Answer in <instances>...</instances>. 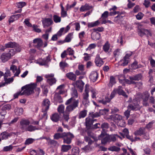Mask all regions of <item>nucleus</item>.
Masks as SVG:
<instances>
[{
    "label": "nucleus",
    "instance_id": "nucleus-12",
    "mask_svg": "<svg viewBox=\"0 0 155 155\" xmlns=\"http://www.w3.org/2000/svg\"><path fill=\"white\" fill-rule=\"evenodd\" d=\"M90 90V85L88 84H86L84 92L82 94V99H89V93Z\"/></svg>",
    "mask_w": 155,
    "mask_h": 155
},
{
    "label": "nucleus",
    "instance_id": "nucleus-51",
    "mask_svg": "<svg viewBox=\"0 0 155 155\" xmlns=\"http://www.w3.org/2000/svg\"><path fill=\"white\" fill-rule=\"evenodd\" d=\"M13 147L12 145L4 147L3 150L4 151H8L12 150Z\"/></svg>",
    "mask_w": 155,
    "mask_h": 155
},
{
    "label": "nucleus",
    "instance_id": "nucleus-26",
    "mask_svg": "<svg viewBox=\"0 0 155 155\" xmlns=\"http://www.w3.org/2000/svg\"><path fill=\"white\" fill-rule=\"evenodd\" d=\"M33 43L37 44V47L38 48L41 47L43 45V41L41 39L39 38H37L34 39Z\"/></svg>",
    "mask_w": 155,
    "mask_h": 155
},
{
    "label": "nucleus",
    "instance_id": "nucleus-40",
    "mask_svg": "<svg viewBox=\"0 0 155 155\" xmlns=\"http://www.w3.org/2000/svg\"><path fill=\"white\" fill-rule=\"evenodd\" d=\"M87 114V111L86 110H84L81 111L79 113L78 116L79 118L84 117Z\"/></svg>",
    "mask_w": 155,
    "mask_h": 155
},
{
    "label": "nucleus",
    "instance_id": "nucleus-3",
    "mask_svg": "<svg viewBox=\"0 0 155 155\" xmlns=\"http://www.w3.org/2000/svg\"><path fill=\"white\" fill-rule=\"evenodd\" d=\"M133 103L129 105L128 106V110L126 111L124 113L125 116L127 119L129 117L130 111L129 109L133 110H137L140 109V106L137 101L135 100H133Z\"/></svg>",
    "mask_w": 155,
    "mask_h": 155
},
{
    "label": "nucleus",
    "instance_id": "nucleus-39",
    "mask_svg": "<svg viewBox=\"0 0 155 155\" xmlns=\"http://www.w3.org/2000/svg\"><path fill=\"white\" fill-rule=\"evenodd\" d=\"M53 20L55 23H60L61 21V17L57 15H54L53 16Z\"/></svg>",
    "mask_w": 155,
    "mask_h": 155
},
{
    "label": "nucleus",
    "instance_id": "nucleus-11",
    "mask_svg": "<svg viewBox=\"0 0 155 155\" xmlns=\"http://www.w3.org/2000/svg\"><path fill=\"white\" fill-rule=\"evenodd\" d=\"M50 58V56L48 55L46 58L43 59H39L37 63L41 65H45L51 61Z\"/></svg>",
    "mask_w": 155,
    "mask_h": 155
},
{
    "label": "nucleus",
    "instance_id": "nucleus-35",
    "mask_svg": "<svg viewBox=\"0 0 155 155\" xmlns=\"http://www.w3.org/2000/svg\"><path fill=\"white\" fill-rule=\"evenodd\" d=\"M110 140H111L113 141H115L117 140V138H119L121 140L122 139L121 137L118 135L117 134H114L111 135L109 136Z\"/></svg>",
    "mask_w": 155,
    "mask_h": 155
},
{
    "label": "nucleus",
    "instance_id": "nucleus-45",
    "mask_svg": "<svg viewBox=\"0 0 155 155\" xmlns=\"http://www.w3.org/2000/svg\"><path fill=\"white\" fill-rule=\"evenodd\" d=\"M71 148L70 145H63L62 146V150L63 152H67Z\"/></svg>",
    "mask_w": 155,
    "mask_h": 155
},
{
    "label": "nucleus",
    "instance_id": "nucleus-29",
    "mask_svg": "<svg viewBox=\"0 0 155 155\" xmlns=\"http://www.w3.org/2000/svg\"><path fill=\"white\" fill-rule=\"evenodd\" d=\"M110 47V45L108 41H107L103 46L102 49L106 53L109 52Z\"/></svg>",
    "mask_w": 155,
    "mask_h": 155
},
{
    "label": "nucleus",
    "instance_id": "nucleus-22",
    "mask_svg": "<svg viewBox=\"0 0 155 155\" xmlns=\"http://www.w3.org/2000/svg\"><path fill=\"white\" fill-rule=\"evenodd\" d=\"M12 134L11 133L4 131L0 134V139L1 140V141L2 140H6Z\"/></svg>",
    "mask_w": 155,
    "mask_h": 155
},
{
    "label": "nucleus",
    "instance_id": "nucleus-64",
    "mask_svg": "<svg viewBox=\"0 0 155 155\" xmlns=\"http://www.w3.org/2000/svg\"><path fill=\"white\" fill-rule=\"evenodd\" d=\"M109 111L108 109H104V110H100L99 114L100 115H104L106 114Z\"/></svg>",
    "mask_w": 155,
    "mask_h": 155
},
{
    "label": "nucleus",
    "instance_id": "nucleus-15",
    "mask_svg": "<svg viewBox=\"0 0 155 155\" xmlns=\"http://www.w3.org/2000/svg\"><path fill=\"white\" fill-rule=\"evenodd\" d=\"M109 118L113 120L117 123L119 122V121L123 119L122 116L118 114L111 115L110 116V117Z\"/></svg>",
    "mask_w": 155,
    "mask_h": 155
},
{
    "label": "nucleus",
    "instance_id": "nucleus-21",
    "mask_svg": "<svg viewBox=\"0 0 155 155\" xmlns=\"http://www.w3.org/2000/svg\"><path fill=\"white\" fill-rule=\"evenodd\" d=\"M98 77V74L97 72L96 71H93L91 72L90 76V78L91 81L94 82L97 80Z\"/></svg>",
    "mask_w": 155,
    "mask_h": 155
},
{
    "label": "nucleus",
    "instance_id": "nucleus-7",
    "mask_svg": "<svg viewBox=\"0 0 155 155\" xmlns=\"http://www.w3.org/2000/svg\"><path fill=\"white\" fill-rule=\"evenodd\" d=\"M5 48H16L17 52L21 51V49L20 46L15 42L10 41L5 45Z\"/></svg>",
    "mask_w": 155,
    "mask_h": 155
},
{
    "label": "nucleus",
    "instance_id": "nucleus-44",
    "mask_svg": "<svg viewBox=\"0 0 155 155\" xmlns=\"http://www.w3.org/2000/svg\"><path fill=\"white\" fill-rule=\"evenodd\" d=\"M64 105L61 104L60 105L58 108V112L60 114L64 113Z\"/></svg>",
    "mask_w": 155,
    "mask_h": 155
},
{
    "label": "nucleus",
    "instance_id": "nucleus-60",
    "mask_svg": "<svg viewBox=\"0 0 155 155\" xmlns=\"http://www.w3.org/2000/svg\"><path fill=\"white\" fill-rule=\"evenodd\" d=\"M66 51L68 54L69 55H73L74 54V51L71 48H68Z\"/></svg>",
    "mask_w": 155,
    "mask_h": 155
},
{
    "label": "nucleus",
    "instance_id": "nucleus-8",
    "mask_svg": "<svg viewBox=\"0 0 155 155\" xmlns=\"http://www.w3.org/2000/svg\"><path fill=\"white\" fill-rule=\"evenodd\" d=\"M54 75L53 74H50L45 75V78H47V82L51 85L55 83L56 81V79L53 77Z\"/></svg>",
    "mask_w": 155,
    "mask_h": 155
},
{
    "label": "nucleus",
    "instance_id": "nucleus-31",
    "mask_svg": "<svg viewBox=\"0 0 155 155\" xmlns=\"http://www.w3.org/2000/svg\"><path fill=\"white\" fill-rule=\"evenodd\" d=\"M109 13L107 11H105L102 15L101 18L103 19V21H102V24H105L107 22V21L105 19L107 18L108 16Z\"/></svg>",
    "mask_w": 155,
    "mask_h": 155
},
{
    "label": "nucleus",
    "instance_id": "nucleus-38",
    "mask_svg": "<svg viewBox=\"0 0 155 155\" xmlns=\"http://www.w3.org/2000/svg\"><path fill=\"white\" fill-rule=\"evenodd\" d=\"M141 76L140 74H138L134 76H130L129 77L130 80L134 81H139L140 79Z\"/></svg>",
    "mask_w": 155,
    "mask_h": 155
},
{
    "label": "nucleus",
    "instance_id": "nucleus-33",
    "mask_svg": "<svg viewBox=\"0 0 155 155\" xmlns=\"http://www.w3.org/2000/svg\"><path fill=\"white\" fill-rule=\"evenodd\" d=\"M90 91L91 93V97L92 98H96V96L98 92L94 88L91 87L90 88Z\"/></svg>",
    "mask_w": 155,
    "mask_h": 155
},
{
    "label": "nucleus",
    "instance_id": "nucleus-4",
    "mask_svg": "<svg viewBox=\"0 0 155 155\" xmlns=\"http://www.w3.org/2000/svg\"><path fill=\"white\" fill-rule=\"evenodd\" d=\"M135 24L137 25V32L139 35L142 37L145 35H148L150 33L148 30L143 28V25L142 24V22L136 23Z\"/></svg>",
    "mask_w": 155,
    "mask_h": 155
},
{
    "label": "nucleus",
    "instance_id": "nucleus-48",
    "mask_svg": "<svg viewBox=\"0 0 155 155\" xmlns=\"http://www.w3.org/2000/svg\"><path fill=\"white\" fill-rule=\"evenodd\" d=\"M64 134L63 133L60 134L59 133L55 134L54 136V139L58 140L59 138L63 137Z\"/></svg>",
    "mask_w": 155,
    "mask_h": 155
},
{
    "label": "nucleus",
    "instance_id": "nucleus-30",
    "mask_svg": "<svg viewBox=\"0 0 155 155\" xmlns=\"http://www.w3.org/2000/svg\"><path fill=\"white\" fill-rule=\"evenodd\" d=\"M92 7L89 5L87 4L82 5L80 8V10L81 12H83L89 10L91 9Z\"/></svg>",
    "mask_w": 155,
    "mask_h": 155
},
{
    "label": "nucleus",
    "instance_id": "nucleus-17",
    "mask_svg": "<svg viewBox=\"0 0 155 155\" xmlns=\"http://www.w3.org/2000/svg\"><path fill=\"white\" fill-rule=\"evenodd\" d=\"M42 22L44 27L45 28L51 25L53 21L51 18H47L43 20L42 21Z\"/></svg>",
    "mask_w": 155,
    "mask_h": 155
},
{
    "label": "nucleus",
    "instance_id": "nucleus-27",
    "mask_svg": "<svg viewBox=\"0 0 155 155\" xmlns=\"http://www.w3.org/2000/svg\"><path fill=\"white\" fill-rule=\"evenodd\" d=\"M130 58L124 57L119 62V63L121 66H124L128 64Z\"/></svg>",
    "mask_w": 155,
    "mask_h": 155
},
{
    "label": "nucleus",
    "instance_id": "nucleus-23",
    "mask_svg": "<svg viewBox=\"0 0 155 155\" xmlns=\"http://www.w3.org/2000/svg\"><path fill=\"white\" fill-rule=\"evenodd\" d=\"M84 84V82L81 80H78L76 82V87L80 89L81 92L83 91Z\"/></svg>",
    "mask_w": 155,
    "mask_h": 155
},
{
    "label": "nucleus",
    "instance_id": "nucleus-20",
    "mask_svg": "<svg viewBox=\"0 0 155 155\" xmlns=\"http://www.w3.org/2000/svg\"><path fill=\"white\" fill-rule=\"evenodd\" d=\"M95 62L97 66L101 67L104 64V62L100 58L99 54L97 55L95 59Z\"/></svg>",
    "mask_w": 155,
    "mask_h": 155
},
{
    "label": "nucleus",
    "instance_id": "nucleus-6",
    "mask_svg": "<svg viewBox=\"0 0 155 155\" xmlns=\"http://www.w3.org/2000/svg\"><path fill=\"white\" fill-rule=\"evenodd\" d=\"M79 101L78 100L74 101L72 104L67 106L66 109L65 113H69L70 112L78 106Z\"/></svg>",
    "mask_w": 155,
    "mask_h": 155
},
{
    "label": "nucleus",
    "instance_id": "nucleus-19",
    "mask_svg": "<svg viewBox=\"0 0 155 155\" xmlns=\"http://www.w3.org/2000/svg\"><path fill=\"white\" fill-rule=\"evenodd\" d=\"M11 58L8 53H3L1 55V59L3 62L7 61Z\"/></svg>",
    "mask_w": 155,
    "mask_h": 155
},
{
    "label": "nucleus",
    "instance_id": "nucleus-24",
    "mask_svg": "<svg viewBox=\"0 0 155 155\" xmlns=\"http://www.w3.org/2000/svg\"><path fill=\"white\" fill-rule=\"evenodd\" d=\"M116 92L117 93L120 95H122L124 97H127V96L125 92L122 90V87L119 86L117 89L115 90Z\"/></svg>",
    "mask_w": 155,
    "mask_h": 155
},
{
    "label": "nucleus",
    "instance_id": "nucleus-43",
    "mask_svg": "<svg viewBox=\"0 0 155 155\" xmlns=\"http://www.w3.org/2000/svg\"><path fill=\"white\" fill-rule=\"evenodd\" d=\"M35 140V139L32 138H28L26 140L25 144L26 145H29L32 143Z\"/></svg>",
    "mask_w": 155,
    "mask_h": 155
},
{
    "label": "nucleus",
    "instance_id": "nucleus-37",
    "mask_svg": "<svg viewBox=\"0 0 155 155\" xmlns=\"http://www.w3.org/2000/svg\"><path fill=\"white\" fill-rule=\"evenodd\" d=\"M93 124L92 118L89 117L86 118V127H90Z\"/></svg>",
    "mask_w": 155,
    "mask_h": 155
},
{
    "label": "nucleus",
    "instance_id": "nucleus-61",
    "mask_svg": "<svg viewBox=\"0 0 155 155\" xmlns=\"http://www.w3.org/2000/svg\"><path fill=\"white\" fill-rule=\"evenodd\" d=\"M117 125L121 127H124L125 126V121L122 119L121 120L118 122Z\"/></svg>",
    "mask_w": 155,
    "mask_h": 155
},
{
    "label": "nucleus",
    "instance_id": "nucleus-53",
    "mask_svg": "<svg viewBox=\"0 0 155 155\" xmlns=\"http://www.w3.org/2000/svg\"><path fill=\"white\" fill-rule=\"evenodd\" d=\"M71 94L72 96L71 97H73V98L74 97L76 98H77L78 97L77 91L75 89H74L72 90Z\"/></svg>",
    "mask_w": 155,
    "mask_h": 155
},
{
    "label": "nucleus",
    "instance_id": "nucleus-55",
    "mask_svg": "<svg viewBox=\"0 0 155 155\" xmlns=\"http://www.w3.org/2000/svg\"><path fill=\"white\" fill-rule=\"evenodd\" d=\"M32 27L33 30L35 32L38 33H40L41 32V29L38 28V27L37 25H34L33 26H32Z\"/></svg>",
    "mask_w": 155,
    "mask_h": 155
},
{
    "label": "nucleus",
    "instance_id": "nucleus-56",
    "mask_svg": "<svg viewBox=\"0 0 155 155\" xmlns=\"http://www.w3.org/2000/svg\"><path fill=\"white\" fill-rule=\"evenodd\" d=\"M23 110L22 108H17L15 111L16 114L18 115H20L23 114Z\"/></svg>",
    "mask_w": 155,
    "mask_h": 155
},
{
    "label": "nucleus",
    "instance_id": "nucleus-25",
    "mask_svg": "<svg viewBox=\"0 0 155 155\" xmlns=\"http://www.w3.org/2000/svg\"><path fill=\"white\" fill-rule=\"evenodd\" d=\"M50 104V101L48 99H46L44 100L43 103V108L45 110V111L48 109Z\"/></svg>",
    "mask_w": 155,
    "mask_h": 155
},
{
    "label": "nucleus",
    "instance_id": "nucleus-36",
    "mask_svg": "<svg viewBox=\"0 0 155 155\" xmlns=\"http://www.w3.org/2000/svg\"><path fill=\"white\" fill-rule=\"evenodd\" d=\"M110 100L111 99L109 98L108 96H107L105 97L104 99L100 100L99 102L103 104H106L107 103L109 102Z\"/></svg>",
    "mask_w": 155,
    "mask_h": 155
},
{
    "label": "nucleus",
    "instance_id": "nucleus-59",
    "mask_svg": "<svg viewBox=\"0 0 155 155\" xmlns=\"http://www.w3.org/2000/svg\"><path fill=\"white\" fill-rule=\"evenodd\" d=\"M82 103L86 107L89 106L90 104V102L88 99H82Z\"/></svg>",
    "mask_w": 155,
    "mask_h": 155
},
{
    "label": "nucleus",
    "instance_id": "nucleus-5",
    "mask_svg": "<svg viewBox=\"0 0 155 155\" xmlns=\"http://www.w3.org/2000/svg\"><path fill=\"white\" fill-rule=\"evenodd\" d=\"M63 142L67 144H70L71 142V140L74 138V135L70 132H64Z\"/></svg>",
    "mask_w": 155,
    "mask_h": 155
},
{
    "label": "nucleus",
    "instance_id": "nucleus-54",
    "mask_svg": "<svg viewBox=\"0 0 155 155\" xmlns=\"http://www.w3.org/2000/svg\"><path fill=\"white\" fill-rule=\"evenodd\" d=\"M26 5L24 2H20L16 3V7L18 8H21Z\"/></svg>",
    "mask_w": 155,
    "mask_h": 155
},
{
    "label": "nucleus",
    "instance_id": "nucleus-46",
    "mask_svg": "<svg viewBox=\"0 0 155 155\" xmlns=\"http://www.w3.org/2000/svg\"><path fill=\"white\" fill-rule=\"evenodd\" d=\"M73 35V34L72 33L68 34L64 40L65 42H70L72 38Z\"/></svg>",
    "mask_w": 155,
    "mask_h": 155
},
{
    "label": "nucleus",
    "instance_id": "nucleus-57",
    "mask_svg": "<svg viewBox=\"0 0 155 155\" xmlns=\"http://www.w3.org/2000/svg\"><path fill=\"white\" fill-rule=\"evenodd\" d=\"M7 77H4L5 82L6 84H8L12 82L13 81V79L12 78H7Z\"/></svg>",
    "mask_w": 155,
    "mask_h": 155
},
{
    "label": "nucleus",
    "instance_id": "nucleus-34",
    "mask_svg": "<svg viewBox=\"0 0 155 155\" xmlns=\"http://www.w3.org/2000/svg\"><path fill=\"white\" fill-rule=\"evenodd\" d=\"M100 24V22L98 21H97L94 22H89L87 24V26L88 28H92L97 26Z\"/></svg>",
    "mask_w": 155,
    "mask_h": 155
},
{
    "label": "nucleus",
    "instance_id": "nucleus-58",
    "mask_svg": "<svg viewBox=\"0 0 155 155\" xmlns=\"http://www.w3.org/2000/svg\"><path fill=\"white\" fill-rule=\"evenodd\" d=\"M144 15L142 12H139L136 15V18L137 19L140 20L141 19L143 18Z\"/></svg>",
    "mask_w": 155,
    "mask_h": 155
},
{
    "label": "nucleus",
    "instance_id": "nucleus-13",
    "mask_svg": "<svg viewBox=\"0 0 155 155\" xmlns=\"http://www.w3.org/2000/svg\"><path fill=\"white\" fill-rule=\"evenodd\" d=\"M25 14V13H24L11 16L9 20V23L13 22L14 21L17 20L19 18L21 17V16H24Z\"/></svg>",
    "mask_w": 155,
    "mask_h": 155
},
{
    "label": "nucleus",
    "instance_id": "nucleus-47",
    "mask_svg": "<svg viewBox=\"0 0 155 155\" xmlns=\"http://www.w3.org/2000/svg\"><path fill=\"white\" fill-rule=\"evenodd\" d=\"M143 133V130L140 128L139 130H137L134 132V134L136 136L141 135Z\"/></svg>",
    "mask_w": 155,
    "mask_h": 155
},
{
    "label": "nucleus",
    "instance_id": "nucleus-14",
    "mask_svg": "<svg viewBox=\"0 0 155 155\" xmlns=\"http://www.w3.org/2000/svg\"><path fill=\"white\" fill-rule=\"evenodd\" d=\"M53 102L55 104L57 105L58 103H61L63 102L62 98L60 95L57 93L55 94L53 99Z\"/></svg>",
    "mask_w": 155,
    "mask_h": 155
},
{
    "label": "nucleus",
    "instance_id": "nucleus-28",
    "mask_svg": "<svg viewBox=\"0 0 155 155\" xmlns=\"http://www.w3.org/2000/svg\"><path fill=\"white\" fill-rule=\"evenodd\" d=\"M66 76L70 80L75 81L76 80V76L75 74L72 72L67 73Z\"/></svg>",
    "mask_w": 155,
    "mask_h": 155
},
{
    "label": "nucleus",
    "instance_id": "nucleus-9",
    "mask_svg": "<svg viewBox=\"0 0 155 155\" xmlns=\"http://www.w3.org/2000/svg\"><path fill=\"white\" fill-rule=\"evenodd\" d=\"M109 127V125L107 123H104L102 124L101 125V128L102 130L101 133L98 137L99 139H101V138H103L106 134V132L107 130Z\"/></svg>",
    "mask_w": 155,
    "mask_h": 155
},
{
    "label": "nucleus",
    "instance_id": "nucleus-41",
    "mask_svg": "<svg viewBox=\"0 0 155 155\" xmlns=\"http://www.w3.org/2000/svg\"><path fill=\"white\" fill-rule=\"evenodd\" d=\"M115 83L116 81L115 78L113 76L110 77V82L108 84V86L111 87Z\"/></svg>",
    "mask_w": 155,
    "mask_h": 155
},
{
    "label": "nucleus",
    "instance_id": "nucleus-18",
    "mask_svg": "<svg viewBox=\"0 0 155 155\" xmlns=\"http://www.w3.org/2000/svg\"><path fill=\"white\" fill-rule=\"evenodd\" d=\"M91 38L93 40L97 41L99 40L101 37V34L97 32L94 31L91 35Z\"/></svg>",
    "mask_w": 155,
    "mask_h": 155
},
{
    "label": "nucleus",
    "instance_id": "nucleus-62",
    "mask_svg": "<svg viewBox=\"0 0 155 155\" xmlns=\"http://www.w3.org/2000/svg\"><path fill=\"white\" fill-rule=\"evenodd\" d=\"M16 48L15 49V50H14V49H11L10 50L9 52L8 53V54H9L11 58L13 56V55H14L16 53V51L17 52L16 50Z\"/></svg>",
    "mask_w": 155,
    "mask_h": 155
},
{
    "label": "nucleus",
    "instance_id": "nucleus-2",
    "mask_svg": "<svg viewBox=\"0 0 155 155\" xmlns=\"http://www.w3.org/2000/svg\"><path fill=\"white\" fill-rule=\"evenodd\" d=\"M36 83H31L22 87L21 89L24 90L21 95H29L34 93L35 89L37 86Z\"/></svg>",
    "mask_w": 155,
    "mask_h": 155
},
{
    "label": "nucleus",
    "instance_id": "nucleus-16",
    "mask_svg": "<svg viewBox=\"0 0 155 155\" xmlns=\"http://www.w3.org/2000/svg\"><path fill=\"white\" fill-rule=\"evenodd\" d=\"M84 140L86 142H88V145L85 147L84 148V150L87 152L90 149V145H91L93 143V141L91 139V138L89 137L85 136L84 137Z\"/></svg>",
    "mask_w": 155,
    "mask_h": 155
},
{
    "label": "nucleus",
    "instance_id": "nucleus-32",
    "mask_svg": "<svg viewBox=\"0 0 155 155\" xmlns=\"http://www.w3.org/2000/svg\"><path fill=\"white\" fill-rule=\"evenodd\" d=\"M59 118L60 116L57 113L54 114L51 117V120L54 122H57L58 121Z\"/></svg>",
    "mask_w": 155,
    "mask_h": 155
},
{
    "label": "nucleus",
    "instance_id": "nucleus-42",
    "mask_svg": "<svg viewBox=\"0 0 155 155\" xmlns=\"http://www.w3.org/2000/svg\"><path fill=\"white\" fill-rule=\"evenodd\" d=\"M59 66L60 68L62 70H64V68L66 67H68V64L65 62L61 61L59 63ZM64 71V70H63Z\"/></svg>",
    "mask_w": 155,
    "mask_h": 155
},
{
    "label": "nucleus",
    "instance_id": "nucleus-50",
    "mask_svg": "<svg viewBox=\"0 0 155 155\" xmlns=\"http://www.w3.org/2000/svg\"><path fill=\"white\" fill-rule=\"evenodd\" d=\"M110 140L109 136H107L101 140V143L102 144H105L107 142H109Z\"/></svg>",
    "mask_w": 155,
    "mask_h": 155
},
{
    "label": "nucleus",
    "instance_id": "nucleus-1",
    "mask_svg": "<svg viewBox=\"0 0 155 155\" xmlns=\"http://www.w3.org/2000/svg\"><path fill=\"white\" fill-rule=\"evenodd\" d=\"M30 123L31 122L29 120L22 119L20 122V127L23 132L25 131L31 132L38 129L36 127L29 125Z\"/></svg>",
    "mask_w": 155,
    "mask_h": 155
},
{
    "label": "nucleus",
    "instance_id": "nucleus-52",
    "mask_svg": "<svg viewBox=\"0 0 155 155\" xmlns=\"http://www.w3.org/2000/svg\"><path fill=\"white\" fill-rule=\"evenodd\" d=\"M109 150L113 151H119L120 150V148L115 146H113L109 147Z\"/></svg>",
    "mask_w": 155,
    "mask_h": 155
},
{
    "label": "nucleus",
    "instance_id": "nucleus-63",
    "mask_svg": "<svg viewBox=\"0 0 155 155\" xmlns=\"http://www.w3.org/2000/svg\"><path fill=\"white\" fill-rule=\"evenodd\" d=\"M76 100H75L74 98H73V97H71L68 100L66 103H65V104L66 105H68L69 104H70L71 103H73L74 102V101H76Z\"/></svg>",
    "mask_w": 155,
    "mask_h": 155
},
{
    "label": "nucleus",
    "instance_id": "nucleus-49",
    "mask_svg": "<svg viewBox=\"0 0 155 155\" xmlns=\"http://www.w3.org/2000/svg\"><path fill=\"white\" fill-rule=\"evenodd\" d=\"M142 98L143 100V102H147L148 99L149 95L148 94H143L142 95Z\"/></svg>",
    "mask_w": 155,
    "mask_h": 155
},
{
    "label": "nucleus",
    "instance_id": "nucleus-10",
    "mask_svg": "<svg viewBox=\"0 0 155 155\" xmlns=\"http://www.w3.org/2000/svg\"><path fill=\"white\" fill-rule=\"evenodd\" d=\"M10 106L8 105H6L4 106L1 110L0 112V120L3 121L5 117V115H6V111L4 110L5 109H10Z\"/></svg>",
    "mask_w": 155,
    "mask_h": 155
}]
</instances>
